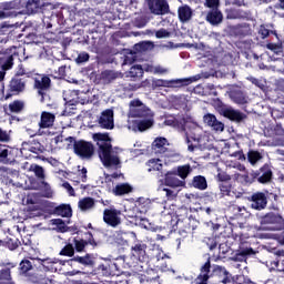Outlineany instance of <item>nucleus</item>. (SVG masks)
I'll list each match as a JSON object with an SVG mask.
<instances>
[{
  "label": "nucleus",
  "instance_id": "obj_1",
  "mask_svg": "<svg viewBox=\"0 0 284 284\" xmlns=\"http://www.w3.org/2000/svg\"><path fill=\"white\" fill-rule=\"evenodd\" d=\"M45 263H48V260L23 258L19 264L18 272L29 283L48 284L45 272L50 271V266H47Z\"/></svg>",
  "mask_w": 284,
  "mask_h": 284
},
{
  "label": "nucleus",
  "instance_id": "obj_2",
  "mask_svg": "<svg viewBox=\"0 0 284 284\" xmlns=\"http://www.w3.org/2000/svg\"><path fill=\"white\" fill-rule=\"evenodd\" d=\"M92 139L97 142L99 159L104 168H112L121 164L116 155H112V138L110 133H93Z\"/></svg>",
  "mask_w": 284,
  "mask_h": 284
},
{
  "label": "nucleus",
  "instance_id": "obj_3",
  "mask_svg": "<svg viewBox=\"0 0 284 284\" xmlns=\"http://www.w3.org/2000/svg\"><path fill=\"white\" fill-rule=\"evenodd\" d=\"M219 278L220 283H232V274L221 265H213L209 257L206 262L200 267V274L195 278V284H207L210 278Z\"/></svg>",
  "mask_w": 284,
  "mask_h": 284
},
{
  "label": "nucleus",
  "instance_id": "obj_4",
  "mask_svg": "<svg viewBox=\"0 0 284 284\" xmlns=\"http://www.w3.org/2000/svg\"><path fill=\"white\" fill-rule=\"evenodd\" d=\"M166 123L169 125H173V128H179L180 132H184L185 143L187 145L189 152H194L196 148H199L201 143V135L196 133L195 129H187V122L185 119H182L179 123V120H168Z\"/></svg>",
  "mask_w": 284,
  "mask_h": 284
},
{
  "label": "nucleus",
  "instance_id": "obj_5",
  "mask_svg": "<svg viewBox=\"0 0 284 284\" xmlns=\"http://www.w3.org/2000/svg\"><path fill=\"white\" fill-rule=\"evenodd\" d=\"M243 179L245 183H260L261 185H270L274 179V172L272 171V165L265 163L258 170L243 175Z\"/></svg>",
  "mask_w": 284,
  "mask_h": 284
},
{
  "label": "nucleus",
  "instance_id": "obj_6",
  "mask_svg": "<svg viewBox=\"0 0 284 284\" xmlns=\"http://www.w3.org/2000/svg\"><path fill=\"white\" fill-rule=\"evenodd\" d=\"M260 225L263 227V230H267L268 232H278L284 230L283 215L268 212L260 217Z\"/></svg>",
  "mask_w": 284,
  "mask_h": 284
},
{
  "label": "nucleus",
  "instance_id": "obj_7",
  "mask_svg": "<svg viewBox=\"0 0 284 284\" xmlns=\"http://www.w3.org/2000/svg\"><path fill=\"white\" fill-rule=\"evenodd\" d=\"M19 49L17 47H10L4 52L0 53V81L6 79V70H12V65H14V57H19Z\"/></svg>",
  "mask_w": 284,
  "mask_h": 284
},
{
  "label": "nucleus",
  "instance_id": "obj_8",
  "mask_svg": "<svg viewBox=\"0 0 284 284\" xmlns=\"http://www.w3.org/2000/svg\"><path fill=\"white\" fill-rule=\"evenodd\" d=\"M73 248L75 250V252H85V247H88V245H90L93 250H95V247H99V241H97L94 239V235L92 234V232L88 231L84 232L82 236H77L73 239Z\"/></svg>",
  "mask_w": 284,
  "mask_h": 284
},
{
  "label": "nucleus",
  "instance_id": "obj_9",
  "mask_svg": "<svg viewBox=\"0 0 284 284\" xmlns=\"http://www.w3.org/2000/svg\"><path fill=\"white\" fill-rule=\"evenodd\" d=\"M52 85V80L48 75H38L34 78V88L38 90V94L41 97V103H50V95H48V90Z\"/></svg>",
  "mask_w": 284,
  "mask_h": 284
},
{
  "label": "nucleus",
  "instance_id": "obj_10",
  "mask_svg": "<svg viewBox=\"0 0 284 284\" xmlns=\"http://www.w3.org/2000/svg\"><path fill=\"white\" fill-rule=\"evenodd\" d=\"M28 80L26 78H19L13 75L8 84L7 94H4V101L8 99H12V97H19V94H23L26 92V85Z\"/></svg>",
  "mask_w": 284,
  "mask_h": 284
},
{
  "label": "nucleus",
  "instance_id": "obj_11",
  "mask_svg": "<svg viewBox=\"0 0 284 284\" xmlns=\"http://www.w3.org/2000/svg\"><path fill=\"white\" fill-rule=\"evenodd\" d=\"M73 152L80 159L90 160L94 156V144L85 140H78V142L73 144Z\"/></svg>",
  "mask_w": 284,
  "mask_h": 284
},
{
  "label": "nucleus",
  "instance_id": "obj_12",
  "mask_svg": "<svg viewBox=\"0 0 284 284\" xmlns=\"http://www.w3.org/2000/svg\"><path fill=\"white\" fill-rule=\"evenodd\" d=\"M151 148L158 156H174L170 150V142L163 136L155 138Z\"/></svg>",
  "mask_w": 284,
  "mask_h": 284
},
{
  "label": "nucleus",
  "instance_id": "obj_13",
  "mask_svg": "<svg viewBox=\"0 0 284 284\" xmlns=\"http://www.w3.org/2000/svg\"><path fill=\"white\" fill-rule=\"evenodd\" d=\"M246 200L251 203V209L257 212L267 207V194L265 192L256 191L247 196Z\"/></svg>",
  "mask_w": 284,
  "mask_h": 284
},
{
  "label": "nucleus",
  "instance_id": "obj_14",
  "mask_svg": "<svg viewBox=\"0 0 284 284\" xmlns=\"http://www.w3.org/2000/svg\"><path fill=\"white\" fill-rule=\"evenodd\" d=\"M131 254L134 258L140 261V263H148L150 261V256L148 255V244L143 243V241H136L131 247Z\"/></svg>",
  "mask_w": 284,
  "mask_h": 284
},
{
  "label": "nucleus",
  "instance_id": "obj_15",
  "mask_svg": "<svg viewBox=\"0 0 284 284\" xmlns=\"http://www.w3.org/2000/svg\"><path fill=\"white\" fill-rule=\"evenodd\" d=\"M103 222L110 227H119L121 225V210L105 209L103 211Z\"/></svg>",
  "mask_w": 284,
  "mask_h": 284
},
{
  "label": "nucleus",
  "instance_id": "obj_16",
  "mask_svg": "<svg viewBox=\"0 0 284 284\" xmlns=\"http://www.w3.org/2000/svg\"><path fill=\"white\" fill-rule=\"evenodd\" d=\"M176 225L180 236H182V239H187V234H194V230H196L199 222H196L195 219L187 217Z\"/></svg>",
  "mask_w": 284,
  "mask_h": 284
},
{
  "label": "nucleus",
  "instance_id": "obj_17",
  "mask_svg": "<svg viewBox=\"0 0 284 284\" xmlns=\"http://www.w3.org/2000/svg\"><path fill=\"white\" fill-rule=\"evenodd\" d=\"M14 267H17L14 262L0 261V284H12L11 270H14Z\"/></svg>",
  "mask_w": 284,
  "mask_h": 284
},
{
  "label": "nucleus",
  "instance_id": "obj_18",
  "mask_svg": "<svg viewBox=\"0 0 284 284\" xmlns=\"http://www.w3.org/2000/svg\"><path fill=\"white\" fill-rule=\"evenodd\" d=\"M149 10L152 14H170V4L168 0H148Z\"/></svg>",
  "mask_w": 284,
  "mask_h": 284
},
{
  "label": "nucleus",
  "instance_id": "obj_19",
  "mask_svg": "<svg viewBox=\"0 0 284 284\" xmlns=\"http://www.w3.org/2000/svg\"><path fill=\"white\" fill-rule=\"evenodd\" d=\"M196 81L195 78H186V79H180V80H173L168 81L163 79L153 80L152 85L153 88H170V85H178V88H181V85H190V83H194Z\"/></svg>",
  "mask_w": 284,
  "mask_h": 284
},
{
  "label": "nucleus",
  "instance_id": "obj_20",
  "mask_svg": "<svg viewBox=\"0 0 284 284\" xmlns=\"http://www.w3.org/2000/svg\"><path fill=\"white\" fill-rule=\"evenodd\" d=\"M274 260H267L266 265H270V271L284 272V250H277L273 253Z\"/></svg>",
  "mask_w": 284,
  "mask_h": 284
},
{
  "label": "nucleus",
  "instance_id": "obj_21",
  "mask_svg": "<svg viewBox=\"0 0 284 284\" xmlns=\"http://www.w3.org/2000/svg\"><path fill=\"white\" fill-rule=\"evenodd\" d=\"M99 125L102 130H114V111L108 109L99 118Z\"/></svg>",
  "mask_w": 284,
  "mask_h": 284
},
{
  "label": "nucleus",
  "instance_id": "obj_22",
  "mask_svg": "<svg viewBox=\"0 0 284 284\" xmlns=\"http://www.w3.org/2000/svg\"><path fill=\"white\" fill-rule=\"evenodd\" d=\"M54 121H57V116L54 115V113L43 111L40 116V129L38 130V133L43 134V131L41 130H48L52 128V125H54Z\"/></svg>",
  "mask_w": 284,
  "mask_h": 284
},
{
  "label": "nucleus",
  "instance_id": "obj_23",
  "mask_svg": "<svg viewBox=\"0 0 284 284\" xmlns=\"http://www.w3.org/2000/svg\"><path fill=\"white\" fill-rule=\"evenodd\" d=\"M222 116L229 119V121H233L234 123H242V121L247 119V114L232 108L224 109L222 111Z\"/></svg>",
  "mask_w": 284,
  "mask_h": 284
},
{
  "label": "nucleus",
  "instance_id": "obj_24",
  "mask_svg": "<svg viewBox=\"0 0 284 284\" xmlns=\"http://www.w3.org/2000/svg\"><path fill=\"white\" fill-rule=\"evenodd\" d=\"M164 185L168 187H185V181L179 179L174 171H169L164 176Z\"/></svg>",
  "mask_w": 284,
  "mask_h": 284
},
{
  "label": "nucleus",
  "instance_id": "obj_25",
  "mask_svg": "<svg viewBox=\"0 0 284 284\" xmlns=\"http://www.w3.org/2000/svg\"><path fill=\"white\" fill-rule=\"evenodd\" d=\"M203 121L206 125L212 128L215 132H223L225 130V124L216 119V115L207 113L203 116Z\"/></svg>",
  "mask_w": 284,
  "mask_h": 284
},
{
  "label": "nucleus",
  "instance_id": "obj_26",
  "mask_svg": "<svg viewBox=\"0 0 284 284\" xmlns=\"http://www.w3.org/2000/svg\"><path fill=\"white\" fill-rule=\"evenodd\" d=\"M205 21L213 27L221 26L223 23V12L219 9H211L206 13Z\"/></svg>",
  "mask_w": 284,
  "mask_h": 284
},
{
  "label": "nucleus",
  "instance_id": "obj_27",
  "mask_svg": "<svg viewBox=\"0 0 284 284\" xmlns=\"http://www.w3.org/2000/svg\"><path fill=\"white\" fill-rule=\"evenodd\" d=\"M52 214L62 216V219H70V216H72V206L70 204L53 206Z\"/></svg>",
  "mask_w": 284,
  "mask_h": 284
},
{
  "label": "nucleus",
  "instance_id": "obj_28",
  "mask_svg": "<svg viewBox=\"0 0 284 284\" xmlns=\"http://www.w3.org/2000/svg\"><path fill=\"white\" fill-rule=\"evenodd\" d=\"M222 196H235V199H241L243 196L242 192L232 191V183L224 182L219 185Z\"/></svg>",
  "mask_w": 284,
  "mask_h": 284
},
{
  "label": "nucleus",
  "instance_id": "obj_29",
  "mask_svg": "<svg viewBox=\"0 0 284 284\" xmlns=\"http://www.w3.org/2000/svg\"><path fill=\"white\" fill-rule=\"evenodd\" d=\"M10 114H21L26 110V101L23 100H13L8 105Z\"/></svg>",
  "mask_w": 284,
  "mask_h": 284
},
{
  "label": "nucleus",
  "instance_id": "obj_30",
  "mask_svg": "<svg viewBox=\"0 0 284 284\" xmlns=\"http://www.w3.org/2000/svg\"><path fill=\"white\" fill-rule=\"evenodd\" d=\"M71 262L79 263L80 265H84V267L94 265V260H92V254L87 253L84 256H73Z\"/></svg>",
  "mask_w": 284,
  "mask_h": 284
},
{
  "label": "nucleus",
  "instance_id": "obj_31",
  "mask_svg": "<svg viewBox=\"0 0 284 284\" xmlns=\"http://www.w3.org/2000/svg\"><path fill=\"white\" fill-rule=\"evenodd\" d=\"M132 190V185H130L129 183H121L115 185L112 193L114 194V196H124V194H130Z\"/></svg>",
  "mask_w": 284,
  "mask_h": 284
},
{
  "label": "nucleus",
  "instance_id": "obj_32",
  "mask_svg": "<svg viewBox=\"0 0 284 284\" xmlns=\"http://www.w3.org/2000/svg\"><path fill=\"white\" fill-rule=\"evenodd\" d=\"M234 34L240 38L250 37L252 36V27L247 23L240 24L234 28Z\"/></svg>",
  "mask_w": 284,
  "mask_h": 284
},
{
  "label": "nucleus",
  "instance_id": "obj_33",
  "mask_svg": "<svg viewBox=\"0 0 284 284\" xmlns=\"http://www.w3.org/2000/svg\"><path fill=\"white\" fill-rule=\"evenodd\" d=\"M94 205V199L90 196L83 197L78 202V207L81 210V212H88V210H92Z\"/></svg>",
  "mask_w": 284,
  "mask_h": 284
},
{
  "label": "nucleus",
  "instance_id": "obj_34",
  "mask_svg": "<svg viewBox=\"0 0 284 284\" xmlns=\"http://www.w3.org/2000/svg\"><path fill=\"white\" fill-rule=\"evenodd\" d=\"M130 116H132V119H148V116H150V109L145 108V105L139 106L132 110Z\"/></svg>",
  "mask_w": 284,
  "mask_h": 284
},
{
  "label": "nucleus",
  "instance_id": "obj_35",
  "mask_svg": "<svg viewBox=\"0 0 284 284\" xmlns=\"http://www.w3.org/2000/svg\"><path fill=\"white\" fill-rule=\"evenodd\" d=\"M181 181H185L190 174H192V166L190 164L180 165L176 170H173Z\"/></svg>",
  "mask_w": 284,
  "mask_h": 284
},
{
  "label": "nucleus",
  "instance_id": "obj_36",
  "mask_svg": "<svg viewBox=\"0 0 284 284\" xmlns=\"http://www.w3.org/2000/svg\"><path fill=\"white\" fill-rule=\"evenodd\" d=\"M178 14L180 21L185 23V21H190L192 19V9L190 8V6L180 7L178 10Z\"/></svg>",
  "mask_w": 284,
  "mask_h": 284
},
{
  "label": "nucleus",
  "instance_id": "obj_37",
  "mask_svg": "<svg viewBox=\"0 0 284 284\" xmlns=\"http://www.w3.org/2000/svg\"><path fill=\"white\" fill-rule=\"evenodd\" d=\"M192 187H195V190H207V180L203 175H195L192 180Z\"/></svg>",
  "mask_w": 284,
  "mask_h": 284
},
{
  "label": "nucleus",
  "instance_id": "obj_38",
  "mask_svg": "<svg viewBox=\"0 0 284 284\" xmlns=\"http://www.w3.org/2000/svg\"><path fill=\"white\" fill-rule=\"evenodd\" d=\"M97 274L100 276H112V265L110 262L100 263L95 268Z\"/></svg>",
  "mask_w": 284,
  "mask_h": 284
},
{
  "label": "nucleus",
  "instance_id": "obj_39",
  "mask_svg": "<svg viewBox=\"0 0 284 284\" xmlns=\"http://www.w3.org/2000/svg\"><path fill=\"white\" fill-rule=\"evenodd\" d=\"M230 99H232L234 103H237V105H245V103H247V95L242 91H233Z\"/></svg>",
  "mask_w": 284,
  "mask_h": 284
},
{
  "label": "nucleus",
  "instance_id": "obj_40",
  "mask_svg": "<svg viewBox=\"0 0 284 284\" xmlns=\"http://www.w3.org/2000/svg\"><path fill=\"white\" fill-rule=\"evenodd\" d=\"M135 125L139 132H145V130H150L152 125H154V120L144 118L143 120H136Z\"/></svg>",
  "mask_w": 284,
  "mask_h": 284
},
{
  "label": "nucleus",
  "instance_id": "obj_41",
  "mask_svg": "<svg viewBox=\"0 0 284 284\" xmlns=\"http://www.w3.org/2000/svg\"><path fill=\"white\" fill-rule=\"evenodd\" d=\"M41 8V0H28L26 3V10L28 14H36Z\"/></svg>",
  "mask_w": 284,
  "mask_h": 284
},
{
  "label": "nucleus",
  "instance_id": "obj_42",
  "mask_svg": "<svg viewBox=\"0 0 284 284\" xmlns=\"http://www.w3.org/2000/svg\"><path fill=\"white\" fill-rule=\"evenodd\" d=\"M277 42H268L266 44L267 50H272L275 54H281L284 52V41H281V38L276 39Z\"/></svg>",
  "mask_w": 284,
  "mask_h": 284
},
{
  "label": "nucleus",
  "instance_id": "obj_43",
  "mask_svg": "<svg viewBox=\"0 0 284 284\" xmlns=\"http://www.w3.org/2000/svg\"><path fill=\"white\" fill-rule=\"evenodd\" d=\"M159 275L151 276L150 273L141 274L138 276L140 284H156L159 283Z\"/></svg>",
  "mask_w": 284,
  "mask_h": 284
},
{
  "label": "nucleus",
  "instance_id": "obj_44",
  "mask_svg": "<svg viewBox=\"0 0 284 284\" xmlns=\"http://www.w3.org/2000/svg\"><path fill=\"white\" fill-rule=\"evenodd\" d=\"M29 172H33L36 174L37 179H40V181L45 180V170L43 169V166H41L39 164H31L29 166Z\"/></svg>",
  "mask_w": 284,
  "mask_h": 284
},
{
  "label": "nucleus",
  "instance_id": "obj_45",
  "mask_svg": "<svg viewBox=\"0 0 284 284\" xmlns=\"http://www.w3.org/2000/svg\"><path fill=\"white\" fill-rule=\"evenodd\" d=\"M149 166V172H161L163 170V163H161V159H151L146 162Z\"/></svg>",
  "mask_w": 284,
  "mask_h": 284
},
{
  "label": "nucleus",
  "instance_id": "obj_46",
  "mask_svg": "<svg viewBox=\"0 0 284 284\" xmlns=\"http://www.w3.org/2000/svg\"><path fill=\"white\" fill-rule=\"evenodd\" d=\"M257 34L262 39H267V37H270V34H273L275 37V39H278V33H276V31H272V30L267 29V27L265 24L260 26Z\"/></svg>",
  "mask_w": 284,
  "mask_h": 284
},
{
  "label": "nucleus",
  "instance_id": "obj_47",
  "mask_svg": "<svg viewBox=\"0 0 284 284\" xmlns=\"http://www.w3.org/2000/svg\"><path fill=\"white\" fill-rule=\"evenodd\" d=\"M6 240V248L10 250V252H14V250H18L19 245H21V242L19 239H12L10 236L4 237Z\"/></svg>",
  "mask_w": 284,
  "mask_h": 284
},
{
  "label": "nucleus",
  "instance_id": "obj_48",
  "mask_svg": "<svg viewBox=\"0 0 284 284\" xmlns=\"http://www.w3.org/2000/svg\"><path fill=\"white\" fill-rule=\"evenodd\" d=\"M21 14V12L17 11H7L6 4L0 3V19H8V18H14Z\"/></svg>",
  "mask_w": 284,
  "mask_h": 284
},
{
  "label": "nucleus",
  "instance_id": "obj_49",
  "mask_svg": "<svg viewBox=\"0 0 284 284\" xmlns=\"http://www.w3.org/2000/svg\"><path fill=\"white\" fill-rule=\"evenodd\" d=\"M189 214L190 212L187 211V207H179L175 211V216L178 219L176 224H179L182 221H185V219H190Z\"/></svg>",
  "mask_w": 284,
  "mask_h": 284
},
{
  "label": "nucleus",
  "instance_id": "obj_50",
  "mask_svg": "<svg viewBox=\"0 0 284 284\" xmlns=\"http://www.w3.org/2000/svg\"><path fill=\"white\" fill-rule=\"evenodd\" d=\"M3 3H4V8H6L7 12H14V10L21 9V1H19V0H13L10 2H3Z\"/></svg>",
  "mask_w": 284,
  "mask_h": 284
},
{
  "label": "nucleus",
  "instance_id": "obj_51",
  "mask_svg": "<svg viewBox=\"0 0 284 284\" xmlns=\"http://www.w3.org/2000/svg\"><path fill=\"white\" fill-rule=\"evenodd\" d=\"M64 103L67 108H71V110H74V105H79V97L70 98L68 93H64Z\"/></svg>",
  "mask_w": 284,
  "mask_h": 284
},
{
  "label": "nucleus",
  "instance_id": "obj_52",
  "mask_svg": "<svg viewBox=\"0 0 284 284\" xmlns=\"http://www.w3.org/2000/svg\"><path fill=\"white\" fill-rule=\"evenodd\" d=\"M247 159H248L250 163H252V165H254V163H258V161H261V159H263V155H261V152H258V151H251L247 154Z\"/></svg>",
  "mask_w": 284,
  "mask_h": 284
},
{
  "label": "nucleus",
  "instance_id": "obj_53",
  "mask_svg": "<svg viewBox=\"0 0 284 284\" xmlns=\"http://www.w3.org/2000/svg\"><path fill=\"white\" fill-rule=\"evenodd\" d=\"M13 77H18V79H26V77L30 78V72H28V69H26L23 64H19Z\"/></svg>",
  "mask_w": 284,
  "mask_h": 284
},
{
  "label": "nucleus",
  "instance_id": "obj_54",
  "mask_svg": "<svg viewBox=\"0 0 284 284\" xmlns=\"http://www.w3.org/2000/svg\"><path fill=\"white\" fill-rule=\"evenodd\" d=\"M60 256H74V245L67 244L61 251Z\"/></svg>",
  "mask_w": 284,
  "mask_h": 284
},
{
  "label": "nucleus",
  "instance_id": "obj_55",
  "mask_svg": "<svg viewBox=\"0 0 284 284\" xmlns=\"http://www.w3.org/2000/svg\"><path fill=\"white\" fill-rule=\"evenodd\" d=\"M130 74L133 78L143 77V67H141V65H133L130 69Z\"/></svg>",
  "mask_w": 284,
  "mask_h": 284
},
{
  "label": "nucleus",
  "instance_id": "obj_56",
  "mask_svg": "<svg viewBox=\"0 0 284 284\" xmlns=\"http://www.w3.org/2000/svg\"><path fill=\"white\" fill-rule=\"evenodd\" d=\"M139 108H143V102L139 99L132 100L129 104V114H132V111Z\"/></svg>",
  "mask_w": 284,
  "mask_h": 284
},
{
  "label": "nucleus",
  "instance_id": "obj_57",
  "mask_svg": "<svg viewBox=\"0 0 284 284\" xmlns=\"http://www.w3.org/2000/svg\"><path fill=\"white\" fill-rule=\"evenodd\" d=\"M205 8H210L211 10H219V6H221V0H205Z\"/></svg>",
  "mask_w": 284,
  "mask_h": 284
},
{
  "label": "nucleus",
  "instance_id": "obj_58",
  "mask_svg": "<svg viewBox=\"0 0 284 284\" xmlns=\"http://www.w3.org/2000/svg\"><path fill=\"white\" fill-rule=\"evenodd\" d=\"M101 79L110 83L111 81H114V79H116V75L112 71H103L101 73Z\"/></svg>",
  "mask_w": 284,
  "mask_h": 284
},
{
  "label": "nucleus",
  "instance_id": "obj_59",
  "mask_svg": "<svg viewBox=\"0 0 284 284\" xmlns=\"http://www.w3.org/2000/svg\"><path fill=\"white\" fill-rule=\"evenodd\" d=\"M53 225H57L60 232H68V226L65 225V222L62 219H54Z\"/></svg>",
  "mask_w": 284,
  "mask_h": 284
},
{
  "label": "nucleus",
  "instance_id": "obj_60",
  "mask_svg": "<svg viewBox=\"0 0 284 284\" xmlns=\"http://www.w3.org/2000/svg\"><path fill=\"white\" fill-rule=\"evenodd\" d=\"M155 37L156 39H169V37H172V33L162 28L155 32Z\"/></svg>",
  "mask_w": 284,
  "mask_h": 284
},
{
  "label": "nucleus",
  "instance_id": "obj_61",
  "mask_svg": "<svg viewBox=\"0 0 284 284\" xmlns=\"http://www.w3.org/2000/svg\"><path fill=\"white\" fill-rule=\"evenodd\" d=\"M87 61H90V53H88V52L79 53L75 59L77 63H87Z\"/></svg>",
  "mask_w": 284,
  "mask_h": 284
},
{
  "label": "nucleus",
  "instance_id": "obj_62",
  "mask_svg": "<svg viewBox=\"0 0 284 284\" xmlns=\"http://www.w3.org/2000/svg\"><path fill=\"white\" fill-rule=\"evenodd\" d=\"M217 181H220V183H230V181H232V176L222 171L217 174Z\"/></svg>",
  "mask_w": 284,
  "mask_h": 284
},
{
  "label": "nucleus",
  "instance_id": "obj_63",
  "mask_svg": "<svg viewBox=\"0 0 284 284\" xmlns=\"http://www.w3.org/2000/svg\"><path fill=\"white\" fill-rule=\"evenodd\" d=\"M214 106L216 108L217 112H220V114H223V111L227 110V106H225L221 99L214 100Z\"/></svg>",
  "mask_w": 284,
  "mask_h": 284
},
{
  "label": "nucleus",
  "instance_id": "obj_64",
  "mask_svg": "<svg viewBox=\"0 0 284 284\" xmlns=\"http://www.w3.org/2000/svg\"><path fill=\"white\" fill-rule=\"evenodd\" d=\"M151 72L153 74H168V69L161 65H156V67H152Z\"/></svg>",
  "mask_w": 284,
  "mask_h": 284
}]
</instances>
